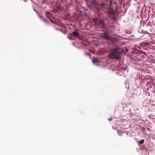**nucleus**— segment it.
Segmentation results:
<instances>
[{"label":"nucleus","mask_w":155,"mask_h":155,"mask_svg":"<svg viewBox=\"0 0 155 155\" xmlns=\"http://www.w3.org/2000/svg\"><path fill=\"white\" fill-rule=\"evenodd\" d=\"M69 38L70 39H71V37H69Z\"/></svg>","instance_id":"obj_12"},{"label":"nucleus","mask_w":155,"mask_h":155,"mask_svg":"<svg viewBox=\"0 0 155 155\" xmlns=\"http://www.w3.org/2000/svg\"><path fill=\"white\" fill-rule=\"evenodd\" d=\"M98 58H94L93 60V62L94 63H95L98 61Z\"/></svg>","instance_id":"obj_7"},{"label":"nucleus","mask_w":155,"mask_h":155,"mask_svg":"<svg viewBox=\"0 0 155 155\" xmlns=\"http://www.w3.org/2000/svg\"><path fill=\"white\" fill-rule=\"evenodd\" d=\"M144 140H141L139 141V143L140 144H142L144 143Z\"/></svg>","instance_id":"obj_9"},{"label":"nucleus","mask_w":155,"mask_h":155,"mask_svg":"<svg viewBox=\"0 0 155 155\" xmlns=\"http://www.w3.org/2000/svg\"><path fill=\"white\" fill-rule=\"evenodd\" d=\"M112 3V1L110 0L108 4H106L104 3H102L101 5V7L104 8H108V13L109 17L111 18L112 19L114 20L115 19V17L114 12L113 10L111 5Z\"/></svg>","instance_id":"obj_2"},{"label":"nucleus","mask_w":155,"mask_h":155,"mask_svg":"<svg viewBox=\"0 0 155 155\" xmlns=\"http://www.w3.org/2000/svg\"><path fill=\"white\" fill-rule=\"evenodd\" d=\"M114 4H116V3L115 2H114Z\"/></svg>","instance_id":"obj_14"},{"label":"nucleus","mask_w":155,"mask_h":155,"mask_svg":"<svg viewBox=\"0 0 155 155\" xmlns=\"http://www.w3.org/2000/svg\"><path fill=\"white\" fill-rule=\"evenodd\" d=\"M71 35L72 36H73L76 37L79 36V34L76 31H75L72 32Z\"/></svg>","instance_id":"obj_5"},{"label":"nucleus","mask_w":155,"mask_h":155,"mask_svg":"<svg viewBox=\"0 0 155 155\" xmlns=\"http://www.w3.org/2000/svg\"><path fill=\"white\" fill-rule=\"evenodd\" d=\"M122 51V50L120 46L113 48L109 54L108 56L112 59L118 60L121 58Z\"/></svg>","instance_id":"obj_1"},{"label":"nucleus","mask_w":155,"mask_h":155,"mask_svg":"<svg viewBox=\"0 0 155 155\" xmlns=\"http://www.w3.org/2000/svg\"><path fill=\"white\" fill-rule=\"evenodd\" d=\"M47 13H48V14H49V13L48 12H47Z\"/></svg>","instance_id":"obj_13"},{"label":"nucleus","mask_w":155,"mask_h":155,"mask_svg":"<svg viewBox=\"0 0 155 155\" xmlns=\"http://www.w3.org/2000/svg\"><path fill=\"white\" fill-rule=\"evenodd\" d=\"M108 119H109V121H111V120H112V117H111V118H108Z\"/></svg>","instance_id":"obj_10"},{"label":"nucleus","mask_w":155,"mask_h":155,"mask_svg":"<svg viewBox=\"0 0 155 155\" xmlns=\"http://www.w3.org/2000/svg\"><path fill=\"white\" fill-rule=\"evenodd\" d=\"M77 2V1H76L75 0H73V1H72L71 2L69 3V5H72L73 6L74 4V3H76Z\"/></svg>","instance_id":"obj_6"},{"label":"nucleus","mask_w":155,"mask_h":155,"mask_svg":"<svg viewBox=\"0 0 155 155\" xmlns=\"http://www.w3.org/2000/svg\"><path fill=\"white\" fill-rule=\"evenodd\" d=\"M148 44L147 43L142 42L141 43L140 45H141V46H143L146 45H148Z\"/></svg>","instance_id":"obj_8"},{"label":"nucleus","mask_w":155,"mask_h":155,"mask_svg":"<svg viewBox=\"0 0 155 155\" xmlns=\"http://www.w3.org/2000/svg\"><path fill=\"white\" fill-rule=\"evenodd\" d=\"M103 37L105 39L107 40L112 41L114 40V38L110 37L109 36V35L107 34H105L104 35Z\"/></svg>","instance_id":"obj_4"},{"label":"nucleus","mask_w":155,"mask_h":155,"mask_svg":"<svg viewBox=\"0 0 155 155\" xmlns=\"http://www.w3.org/2000/svg\"><path fill=\"white\" fill-rule=\"evenodd\" d=\"M93 22L94 25L97 26H100L101 28L103 30L105 28L104 21L97 18H93Z\"/></svg>","instance_id":"obj_3"},{"label":"nucleus","mask_w":155,"mask_h":155,"mask_svg":"<svg viewBox=\"0 0 155 155\" xmlns=\"http://www.w3.org/2000/svg\"><path fill=\"white\" fill-rule=\"evenodd\" d=\"M57 9H59L60 8V7L59 6H57Z\"/></svg>","instance_id":"obj_11"}]
</instances>
